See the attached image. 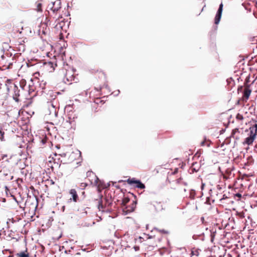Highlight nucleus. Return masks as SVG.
Returning <instances> with one entry per match:
<instances>
[{
	"instance_id": "f257e3e1",
	"label": "nucleus",
	"mask_w": 257,
	"mask_h": 257,
	"mask_svg": "<svg viewBox=\"0 0 257 257\" xmlns=\"http://www.w3.org/2000/svg\"><path fill=\"white\" fill-rule=\"evenodd\" d=\"M5 86L6 87L7 94L10 96H12L13 99L16 102H19L20 100L19 97L20 96V89L18 86L13 83L11 79H7L6 81Z\"/></svg>"
},
{
	"instance_id": "f03ea898",
	"label": "nucleus",
	"mask_w": 257,
	"mask_h": 257,
	"mask_svg": "<svg viewBox=\"0 0 257 257\" xmlns=\"http://www.w3.org/2000/svg\"><path fill=\"white\" fill-rule=\"evenodd\" d=\"M14 62H16L15 57L10 52H7L1 56L0 65L4 67V69L12 68Z\"/></svg>"
},
{
	"instance_id": "7ed1b4c3",
	"label": "nucleus",
	"mask_w": 257,
	"mask_h": 257,
	"mask_svg": "<svg viewBox=\"0 0 257 257\" xmlns=\"http://www.w3.org/2000/svg\"><path fill=\"white\" fill-rule=\"evenodd\" d=\"M66 72L64 74V81L65 83L71 84L73 80H74V72L72 69L69 68V69H66L64 68Z\"/></svg>"
},
{
	"instance_id": "20e7f679",
	"label": "nucleus",
	"mask_w": 257,
	"mask_h": 257,
	"mask_svg": "<svg viewBox=\"0 0 257 257\" xmlns=\"http://www.w3.org/2000/svg\"><path fill=\"white\" fill-rule=\"evenodd\" d=\"M127 183L133 185L135 187L143 189L145 188V185L140 180H137L135 178H129L126 180Z\"/></svg>"
},
{
	"instance_id": "39448f33",
	"label": "nucleus",
	"mask_w": 257,
	"mask_h": 257,
	"mask_svg": "<svg viewBox=\"0 0 257 257\" xmlns=\"http://www.w3.org/2000/svg\"><path fill=\"white\" fill-rule=\"evenodd\" d=\"M49 105H50V106H49L48 108L49 113L48 114L50 116V118L52 120H54L57 117L58 115L57 108L53 103L50 102Z\"/></svg>"
},
{
	"instance_id": "423d86ee",
	"label": "nucleus",
	"mask_w": 257,
	"mask_h": 257,
	"mask_svg": "<svg viewBox=\"0 0 257 257\" xmlns=\"http://www.w3.org/2000/svg\"><path fill=\"white\" fill-rule=\"evenodd\" d=\"M249 130V133L248 134V136L244 139V141L243 142V145H245V144H246L247 145H251L253 143V141H254V140L256 138V133H255L254 131H253L251 130Z\"/></svg>"
},
{
	"instance_id": "0eeeda50",
	"label": "nucleus",
	"mask_w": 257,
	"mask_h": 257,
	"mask_svg": "<svg viewBox=\"0 0 257 257\" xmlns=\"http://www.w3.org/2000/svg\"><path fill=\"white\" fill-rule=\"evenodd\" d=\"M48 7L53 13H55L61 9V2L60 0H57L55 2H52L49 4Z\"/></svg>"
},
{
	"instance_id": "6e6552de",
	"label": "nucleus",
	"mask_w": 257,
	"mask_h": 257,
	"mask_svg": "<svg viewBox=\"0 0 257 257\" xmlns=\"http://www.w3.org/2000/svg\"><path fill=\"white\" fill-rule=\"evenodd\" d=\"M222 11H223V4H222V3H221L219 6V8L217 10V13H216L215 17L214 23L216 25H217L220 21Z\"/></svg>"
},
{
	"instance_id": "1a4fd4ad",
	"label": "nucleus",
	"mask_w": 257,
	"mask_h": 257,
	"mask_svg": "<svg viewBox=\"0 0 257 257\" xmlns=\"http://www.w3.org/2000/svg\"><path fill=\"white\" fill-rule=\"evenodd\" d=\"M1 173L3 174L5 180H12L13 179V176L10 170V168H7L6 170H3Z\"/></svg>"
},
{
	"instance_id": "9d476101",
	"label": "nucleus",
	"mask_w": 257,
	"mask_h": 257,
	"mask_svg": "<svg viewBox=\"0 0 257 257\" xmlns=\"http://www.w3.org/2000/svg\"><path fill=\"white\" fill-rule=\"evenodd\" d=\"M200 168L199 164L197 162H194L192 164V166L191 167L189 172L190 174L193 173L194 172H197Z\"/></svg>"
},
{
	"instance_id": "9b49d317",
	"label": "nucleus",
	"mask_w": 257,
	"mask_h": 257,
	"mask_svg": "<svg viewBox=\"0 0 257 257\" xmlns=\"http://www.w3.org/2000/svg\"><path fill=\"white\" fill-rule=\"evenodd\" d=\"M10 167L9 162L8 161L0 162V173L3 171V170H6Z\"/></svg>"
},
{
	"instance_id": "f8f14e48",
	"label": "nucleus",
	"mask_w": 257,
	"mask_h": 257,
	"mask_svg": "<svg viewBox=\"0 0 257 257\" xmlns=\"http://www.w3.org/2000/svg\"><path fill=\"white\" fill-rule=\"evenodd\" d=\"M251 90L249 88V85L245 88L243 91V97L247 100L250 96Z\"/></svg>"
},
{
	"instance_id": "ddd939ff",
	"label": "nucleus",
	"mask_w": 257,
	"mask_h": 257,
	"mask_svg": "<svg viewBox=\"0 0 257 257\" xmlns=\"http://www.w3.org/2000/svg\"><path fill=\"white\" fill-rule=\"evenodd\" d=\"M70 194L72 195V199L74 202H76L78 196L76 190L74 189H72L70 190Z\"/></svg>"
},
{
	"instance_id": "4468645a",
	"label": "nucleus",
	"mask_w": 257,
	"mask_h": 257,
	"mask_svg": "<svg viewBox=\"0 0 257 257\" xmlns=\"http://www.w3.org/2000/svg\"><path fill=\"white\" fill-rule=\"evenodd\" d=\"M35 81V84H39L40 87L42 89H43L45 88V86L46 83V82H44V81H42V82L41 83H40V81L38 79H36Z\"/></svg>"
},
{
	"instance_id": "2eb2a0df",
	"label": "nucleus",
	"mask_w": 257,
	"mask_h": 257,
	"mask_svg": "<svg viewBox=\"0 0 257 257\" xmlns=\"http://www.w3.org/2000/svg\"><path fill=\"white\" fill-rule=\"evenodd\" d=\"M14 199L15 200V201L17 202L18 205H19L20 207L21 208H22L23 210L24 209L25 207V203H23L21 201H18L16 198L15 197H14Z\"/></svg>"
},
{
	"instance_id": "dca6fc26",
	"label": "nucleus",
	"mask_w": 257,
	"mask_h": 257,
	"mask_svg": "<svg viewBox=\"0 0 257 257\" xmlns=\"http://www.w3.org/2000/svg\"><path fill=\"white\" fill-rule=\"evenodd\" d=\"M18 257H29V253L22 251L17 254Z\"/></svg>"
},
{
	"instance_id": "f3484780",
	"label": "nucleus",
	"mask_w": 257,
	"mask_h": 257,
	"mask_svg": "<svg viewBox=\"0 0 257 257\" xmlns=\"http://www.w3.org/2000/svg\"><path fill=\"white\" fill-rule=\"evenodd\" d=\"M190 195L189 197L191 199H194L196 195V193L194 190L191 189L190 190Z\"/></svg>"
},
{
	"instance_id": "a211bd4d",
	"label": "nucleus",
	"mask_w": 257,
	"mask_h": 257,
	"mask_svg": "<svg viewBox=\"0 0 257 257\" xmlns=\"http://www.w3.org/2000/svg\"><path fill=\"white\" fill-rule=\"evenodd\" d=\"M4 135H5L4 131H3V130L0 128V141H5Z\"/></svg>"
},
{
	"instance_id": "6ab92c4d",
	"label": "nucleus",
	"mask_w": 257,
	"mask_h": 257,
	"mask_svg": "<svg viewBox=\"0 0 257 257\" xmlns=\"http://www.w3.org/2000/svg\"><path fill=\"white\" fill-rule=\"evenodd\" d=\"M103 208H104V207L103 206L102 201L101 200L99 201L98 204V209L99 210V211L102 210Z\"/></svg>"
},
{
	"instance_id": "aec40b11",
	"label": "nucleus",
	"mask_w": 257,
	"mask_h": 257,
	"mask_svg": "<svg viewBox=\"0 0 257 257\" xmlns=\"http://www.w3.org/2000/svg\"><path fill=\"white\" fill-rule=\"evenodd\" d=\"M236 118L237 120H241L243 119V117L242 114H240V113H237L236 115Z\"/></svg>"
},
{
	"instance_id": "412c9836",
	"label": "nucleus",
	"mask_w": 257,
	"mask_h": 257,
	"mask_svg": "<svg viewBox=\"0 0 257 257\" xmlns=\"http://www.w3.org/2000/svg\"><path fill=\"white\" fill-rule=\"evenodd\" d=\"M158 231H159L161 233H164V234H169V231H168V230H164V229H156Z\"/></svg>"
},
{
	"instance_id": "4be33fe9",
	"label": "nucleus",
	"mask_w": 257,
	"mask_h": 257,
	"mask_svg": "<svg viewBox=\"0 0 257 257\" xmlns=\"http://www.w3.org/2000/svg\"><path fill=\"white\" fill-rule=\"evenodd\" d=\"M46 65H48V66L52 68V70H54V67L53 63L52 62H48V63H46Z\"/></svg>"
},
{
	"instance_id": "5701e85b",
	"label": "nucleus",
	"mask_w": 257,
	"mask_h": 257,
	"mask_svg": "<svg viewBox=\"0 0 257 257\" xmlns=\"http://www.w3.org/2000/svg\"><path fill=\"white\" fill-rule=\"evenodd\" d=\"M87 186V184L86 183H81L80 184V188L81 189H84L86 186Z\"/></svg>"
},
{
	"instance_id": "b1692460",
	"label": "nucleus",
	"mask_w": 257,
	"mask_h": 257,
	"mask_svg": "<svg viewBox=\"0 0 257 257\" xmlns=\"http://www.w3.org/2000/svg\"><path fill=\"white\" fill-rule=\"evenodd\" d=\"M235 197H238V199H237V200H239L240 198L241 197V194L239 193H237L235 194Z\"/></svg>"
},
{
	"instance_id": "393cba45",
	"label": "nucleus",
	"mask_w": 257,
	"mask_h": 257,
	"mask_svg": "<svg viewBox=\"0 0 257 257\" xmlns=\"http://www.w3.org/2000/svg\"><path fill=\"white\" fill-rule=\"evenodd\" d=\"M191 254L193 255H198L199 253H198V251L197 250H195V251H192Z\"/></svg>"
},
{
	"instance_id": "a878e982",
	"label": "nucleus",
	"mask_w": 257,
	"mask_h": 257,
	"mask_svg": "<svg viewBox=\"0 0 257 257\" xmlns=\"http://www.w3.org/2000/svg\"><path fill=\"white\" fill-rule=\"evenodd\" d=\"M95 177L96 178V179H95V181H94V184H95V185H97V184H98V181L99 180V179H98V178L96 176H95Z\"/></svg>"
},
{
	"instance_id": "bb28decb",
	"label": "nucleus",
	"mask_w": 257,
	"mask_h": 257,
	"mask_svg": "<svg viewBox=\"0 0 257 257\" xmlns=\"http://www.w3.org/2000/svg\"><path fill=\"white\" fill-rule=\"evenodd\" d=\"M134 248L135 251H138L140 249V247L139 246H135Z\"/></svg>"
},
{
	"instance_id": "cd10ccee",
	"label": "nucleus",
	"mask_w": 257,
	"mask_h": 257,
	"mask_svg": "<svg viewBox=\"0 0 257 257\" xmlns=\"http://www.w3.org/2000/svg\"><path fill=\"white\" fill-rule=\"evenodd\" d=\"M182 179L181 178H179L177 180V183L178 184H181L182 183Z\"/></svg>"
},
{
	"instance_id": "c85d7f7f",
	"label": "nucleus",
	"mask_w": 257,
	"mask_h": 257,
	"mask_svg": "<svg viewBox=\"0 0 257 257\" xmlns=\"http://www.w3.org/2000/svg\"><path fill=\"white\" fill-rule=\"evenodd\" d=\"M226 198H227V197L225 195V194H224L222 198H221L220 200L221 201L222 200L225 199Z\"/></svg>"
},
{
	"instance_id": "c756f323",
	"label": "nucleus",
	"mask_w": 257,
	"mask_h": 257,
	"mask_svg": "<svg viewBox=\"0 0 257 257\" xmlns=\"http://www.w3.org/2000/svg\"><path fill=\"white\" fill-rule=\"evenodd\" d=\"M128 201H129V199L128 198H125L124 199V200L123 201V203H126L127 202H128Z\"/></svg>"
},
{
	"instance_id": "7c9ffc66",
	"label": "nucleus",
	"mask_w": 257,
	"mask_h": 257,
	"mask_svg": "<svg viewBox=\"0 0 257 257\" xmlns=\"http://www.w3.org/2000/svg\"><path fill=\"white\" fill-rule=\"evenodd\" d=\"M102 212H107V213H109L110 212V210L108 209H107L106 210H102Z\"/></svg>"
},
{
	"instance_id": "2f4dec72",
	"label": "nucleus",
	"mask_w": 257,
	"mask_h": 257,
	"mask_svg": "<svg viewBox=\"0 0 257 257\" xmlns=\"http://www.w3.org/2000/svg\"><path fill=\"white\" fill-rule=\"evenodd\" d=\"M49 160H48L47 161L48 162V163H49V164H52V160H53V158H51V159L50 158H49Z\"/></svg>"
},
{
	"instance_id": "473e14b6",
	"label": "nucleus",
	"mask_w": 257,
	"mask_h": 257,
	"mask_svg": "<svg viewBox=\"0 0 257 257\" xmlns=\"http://www.w3.org/2000/svg\"><path fill=\"white\" fill-rule=\"evenodd\" d=\"M48 167L51 168H54V166H53V164L52 163V164H49L48 163Z\"/></svg>"
},
{
	"instance_id": "72a5a7b5",
	"label": "nucleus",
	"mask_w": 257,
	"mask_h": 257,
	"mask_svg": "<svg viewBox=\"0 0 257 257\" xmlns=\"http://www.w3.org/2000/svg\"><path fill=\"white\" fill-rule=\"evenodd\" d=\"M119 93V90H117V92L116 93H115V92H113L112 93L114 94V95H117L118 94V93Z\"/></svg>"
},
{
	"instance_id": "f704fd0d",
	"label": "nucleus",
	"mask_w": 257,
	"mask_h": 257,
	"mask_svg": "<svg viewBox=\"0 0 257 257\" xmlns=\"http://www.w3.org/2000/svg\"><path fill=\"white\" fill-rule=\"evenodd\" d=\"M178 168H176L175 171L173 172V174H175L176 173H177V172H178Z\"/></svg>"
},
{
	"instance_id": "c9c22d12",
	"label": "nucleus",
	"mask_w": 257,
	"mask_h": 257,
	"mask_svg": "<svg viewBox=\"0 0 257 257\" xmlns=\"http://www.w3.org/2000/svg\"><path fill=\"white\" fill-rule=\"evenodd\" d=\"M49 182H50L51 184H54V182L52 180H50V181L48 180Z\"/></svg>"
},
{
	"instance_id": "e433bc0d",
	"label": "nucleus",
	"mask_w": 257,
	"mask_h": 257,
	"mask_svg": "<svg viewBox=\"0 0 257 257\" xmlns=\"http://www.w3.org/2000/svg\"><path fill=\"white\" fill-rule=\"evenodd\" d=\"M134 211V209H133V208H131V209H128L127 210L126 212H127V211H129V212H132V211Z\"/></svg>"
},
{
	"instance_id": "4c0bfd02",
	"label": "nucleus",
	"mask_w": 257,
	"mask_h": 257,
	"mask_svg": "<svg viewBox=\"0 0 257 257\" xmlns=\"http://www.w3.org/2000/svg\"><path fill=\"white\" fill-rule=\"evenodd\" d=\"M41 142H42L43 144H44L45 143V142H46V141L44 140H43V139L41 140Z\"/></svg>"
},
{
	"instance_id": "58836bf2",
	"label": "nucleus",
	"mask_w": 257,
	"mask_h": 257,
	"mask_svg": "<svg viewBox=\"0 0 257 257\" xmlns=\"http://www.w3.org/2000/svg\"><path fill=\"white\" fill-rule=\"evenodd\" d=\"M2 201L3 202H5L6 201V200L5 198H2Z\"/></svg>"
},
{
	"instance_id": "ea45409f",
	"label": "nucleus",
	"mask_w": 257,
	"mask_h": 257,
	"mask_svg": "<svg viewBox=\"0 0 257 257\" xmlns=\"http://www.w3.org/2000/svg\"><path fill=\"white\" fill-rule=\"evenodd\" d=\"M204 184H202V185H201V189L202 190L204 188Z\"/></svg>"
},
{
	"instance_id": "a19ab883",
	"label": "nucleus",
	"mask_w": 257,
	"mask_h": 257,
	"mask_svg": "<svg viewBox=\"0 0 257 257\" xmlns=\"http://www.w3.org/2000/svg\"><path fill=\"white\" fill-rule=\"evenodd\" d=\"M62 156H66V154L65 153H63V154L61 155Z\"/></svg>"
},
{
	"instance_id": "79ce46f5",
	"label": "nucleus",
	"mask_w": 257,
	"mask_h": 257,
	"mask_svg": "<svg viewBox=\"0 0 257 257\" xmlns=\"http://www.w3.org/2000/svg\"><path fill=\"white\" fill-rule=\"evenodd\" d=\"M62 209L63 211H64V210H65V206H63L62 207Z\"/></svg>"
},
{
	"instance_id": "37998d69",
	"label": "nucleus",
	"mask_w": 257,
	"mask_h": 257,
	"mask_svg": "<svg viewBox=\"0 0 257 257\" xmlns=\"http://www.w3.org/2000/svg\"><path fill=\"white\" fill-rule=\"evenodd\" d=\"M91 173H92V172H87V176H88L89 174H91Z\"/></svg>"
},
{
	"instance_id": "c03bdc74",
	"label": "nucleus",
	"mask_w": 257,
	"mask_h": 257,
	"mask_svg": "<svg viewBox=\"0 0 257 257\" xmlns=\"http://www.w3.org/2000/svg\"><path fill=\"white\" fill-rule=\"evenodd\" d=\"M225 131V130H222L220 132L221 133H223Z\"/></svg>"
},
{
	"instance_id": "a18cd8bd",
	"label": "nucleus",
	"mask_w": 257,
	"mask_h": 257,
	"mask_svg": "<svg viewBox=\"0 0 257 257\" xmlns=\"http://www.w3.org/2000/svg\"><path fill=\"white\" fill-rule=\"evenodd\" d=\"M183 184L184 185H185V186H186V185H187V183H186V182H184L183 183Z\"/></svg>"
},
{
	"instance_id": "49530a36",
	"label": "nucleus",
	"mask_w": 257,
	"mask_h": 257,
	"mask_svg": "<svg viewBox=\"0 0 257 257\" xmlns=\"http://www.w3.org/2000/svg\"><path fill=\"white\" fill-rule=\"evenodd\" d=\"M32 90V91H34V89L33 88H30V90Z\"/></svg>"
},
{
	"instance_id": "de8ad7c7",
	"label": "nucleus",
	"mask_w": 257,
	"mask_h": 257,
	"mask_svg": "<svg viewBox=\"0 0 257 257\" xmlns=\"http://www.w3.org/2000/svg\"><path fill=\"white\" fill-rule=\"evenodd\" d=\"M217 188H218V189H220V187H219V186H217Z\"/></svg>"
},
{
	"instance_id": "09e8293b",
	"label": "nucleus",
	"mask_w": 257,
	"mask_h": 257,
	"mask_svg": "<svg viewBox=\"0 0 257 257\" xmlns=\"http://www.w3.org/2000/svg\"><path fill=\"white\" fill-rule=\"evenodd\" d=\"M69 107H71V106H68L67 107V108H69Z\"/></svg>"
},
{
	"instance_id": "8fccbe9b",
	"label": "nucleus",
	"mask_w": 257,
	"mask_h": 257,
	"mask_svg": "<svg viewBox=\"0 0 257 257\" xmlns=\"http://www.w3.org/2000/svg\"><path fill=\"white\" fill-rule=\"evenodd\" d=\"M184 191L185 192H186V189H184Z\"/></svg>"
},
{
	"instance_id": "3c124183",
	"label": "nucleus",
	"mask_w": 257,
	"mask_h": 257,
	"mask_svg": "<svg viewBox=\"0 0 257 257\" xmlns=\"http://www.w3.org/2000/svg\"><path fill=\"white\" fill-rule=\"evenodd\" d=\"M60 237H61V235H60V236L58 237V239H59Z\"/></svg>"
},
{
	"instance_id": "603ef678",
	"label": "nucleus",
	"mask_w": 257,
	"mask_h": 257,
	"mask_svg": "<svg viewBox=\"0 0 257 257\" xmlns=\"http://www.w3.org/2000/svg\"><path fill=\"white\" fill-rule=\"evenodd\" d=\"M41 4H39L38 6H41Z\"/></svg>"
},
{
	"instance_id": "864d4df0",
	"label": "nucleus",
	"mask_w": 257,
	"mask_h": 257,
	"mask_svg": "<svg viewBox=\"0 0 257 257\" xmlns=\"http://www.w3.org/2000/svg\"><path fill=\"white\" fill-rule=\"evenodd\" d=\"M92 224H95V222H93Z\"/></svg>"
}]
</instances>
